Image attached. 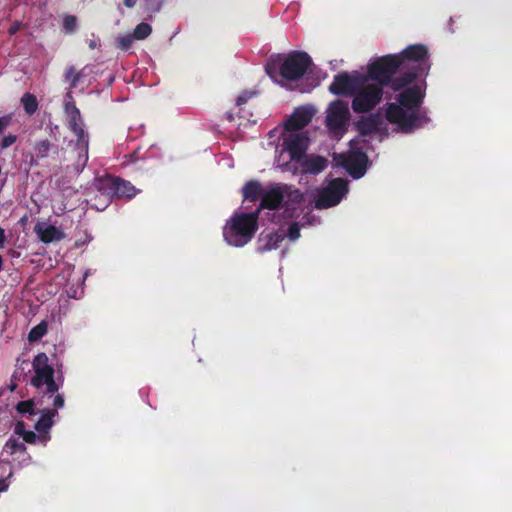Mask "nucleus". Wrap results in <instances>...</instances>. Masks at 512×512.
<instances>
[{"label":"nucleus","mask_w":512,"mask_h":512,"mask_svg":"<svg viewBox=\"0 0 512 512\" xmlns=\"http://www.w3.org/2000/svg\"><path fill=\"white\" fill-rule=\"evenodd\" d=\"M302 194L287 184H274L262 195L260 207L253 213H241L233 216L224 228V238L230 245L243 246L257 229V219L261 208L276 209L281 203L290 206L299 203Z\"/></svg>","instance_id":"1"},{"label":"nucleus","mask_w":512,"mask_h":512,"mask_svg":"<svg viewBox=\"0 0 512 512\" xmlns=\"http://www.w3.org/2000/svg\"><path fill=\"white\" fill-rule=\"evenodd\" d=\"M315 114L311 106H303L295 109L293 114L284 123L283 149L277 162L279 166H286L290 161L299 162L309 145L307 132L300 131L310 123Z\"/></svg>","instance_id":"2"},{"label":"nucleus","mask_w":512,"mask_h":512,"mask_svg":"<svg viewBox=\"0 0 512 512\" xmlns=\"http://www.w3.org/2000/svg\"><path fill=\"white\" fill-rule=\"evenodd\" d=\"M422 97L423 89L420 85L407 87L398 94L396 102L388 104L387 120L406 132L418 126L421 120L419 106Z\"/></svg>","instance_id":"3"},{"label":"nucleus","mask_w":512,"mask_h":512,"mask_svg":"<svg viewBox=\"0 0 512 512\" xmlns=\"http://www.w3.org/2000/svg\"><path fill=\"white\" fill-rule=\"evenodd\" d=\"M34 375L31 378V384L42 390L43 394L52 398L53 405L56 408L64 406V398L58 393L59 387L62 385V379H54V369L49 364L48 356L45 353L37 354L32 362Z\"/></svg>","instance_id":"4"},{"label":"nucleus","mask_w":512,"mask_h":512,"mask_svg":"<svg viewBox=\"0 0 512 512\" xmlns=\"http://www.w3.org/2000/svg\"><path fill=\"white\" fill-rule=\"evenodd\" d=\"M311 64L310 57L304 52H293L281 58L277 64L278 73L268 70L270 76L278 83L284 80L296 81L300 79Z\"/></svg>","instance_id":"5"},{"label":"nucleus","mask_w":512,"mask_h":512,"mask_svg":"<svg viewBox=\"0 0 512 512\" xmlns=\"http://www.w3.org/2000/svg\"><path fill=\"white\" fill-rule=\"evenodd\" d=\"M382 99V87L364 77L354 93L352 108L357 113L372 110Z\"/></svg>","instance_id":"6"},{"label":"nucleus","mask_w":512,"mask_h":512,"mask_svg":"<svg viewBox=\"0 0 512 512\" xmlns=\"http://www.w3.org/2000/svg\"><path fill=\"white\" fill-rule=\"evenodd\" d=\"M401 66V57L395 55L384 56L375 61L369 68L368 79L377 81V85H387L397 68Z\"/></svg>","instance_id":"7"},{"label":"nucleus","mask_w":512,"mask_h":512,"mask_svg":"<svg viewBox=\"0 0 512 512\" xmlns=\"http://www.w3.org/2000/svg\"><path fill=\"white\" fill-rule=\"evenodd\" d=\"M350 119L348 104L341 100L333 101L326 111V125L336 136L342 135Z\"/></svg>","instance_id":"8"},{"label":"nucleus","mask_w":512,"mask_h":512,"mask_svg":"<svg viewBox=\"0 0 512 512\" xmlns=\"http://www.w3.org/2000/svg\"><path fill=\"white\" fill-rule=\"evenodd\" d=\"M333 160L336 165L344 167L354 178H360L365 174L367 157L358 150L335 154Z\"/></svg>","instance_id":"9"},{"label":"nucleus","mask_w":512,"mask_h":512,"mask_svg":"<svg viewBox=\"0 0 512 512\" xmlns=\"http://www.w3.org/2000/svg\"><path fill=\"white\" fill-rule=\"evenodd\" d=\"M347 191L346 181L340 178L332 180L319 194L316 207L325 209L337 205Z\"/></svg>","instance_id":"10"},{"label":"nucleus","mask_w":512,"mask_h":512,"mask_svg":"<svg viewBox=\"0 0 512 512\" xmlns=\"http://www.w3.org/2000/svg\"><path fill=\"white\" fill-rule=\"evenodd\" d=\"M305 153L301 156L299 162L290 161L286 166H280L287 171L303 172V173H319L327 166V160L322 156L311 155L304 157Z\"/></svg>","instance_id":"11"},{"label":"nucleus","mask_w":512,"mask_h":512,"mask_svg":"<svg viewBox=\"0 0 512 512\" xmlns=\"http://www.w3.org/2000/svg\"><path fill=\"white\" fill-rule=\"evenodd\" d=\"M363 78L364 77L349 75L347 73L338 75L330 85L329 90L336 95H354Z\"/></svg>","instance_id":"12"},{"label":"nucleus","mask_w":512,"mask_h":512,"mask_svg":"<svg viewBox=\"0 0 512 512\" xmlns=\"http://www.w3.org/2000/svg\"><path fill=\"white\" fill-rule=\"evenodd\" d=\"M102 188L110 190L117 197H126L131 198L136 195V188L131 185L129 182L108 177L101 181Z\"/></svg>","instance_id":"13"},{"label":"nucleus","mask_w":512,"mask_h":512,"mask_svg":"<svg viewBox=\"0 0 512 512\" xmlns=\"http://www.w3.org/2000/svg\"><path fill=\"white\" fill-rule=\"evenodd\" d=\"M65 112L68 117V122L73 132L78 136V142L81 144L83 149L87 148V140L85 133L82 128L81 116L79 110L74 104L66 103Z\"/></svg>","instance_id":"14"},{"label":"nucleus","mask_w":512,"mask_h":512,"mask_svg":"<svg viewBox=\"0 0 512 512\" xmlns=\"http://www.w3.org/2000/svg\"><path fill=\"white\" fill-rule=\"evenodd\" d=\"M397 56L401 57L400 67L403 69H409L411 67V63L421 62L427 57V49L423 45H413Z\"/></svg>","instance_id":"15"},{"label":"nucleus","mask_w":512,"mask_h":512,"mask_svg":"<svg viewBox=\"0 0 512 512\" xmlns=\"http://www.w3.org/2000/svg\"><path fill=\"white\" fill-rule=\"evenodd\" d=\"M39 239L44 243L58 241L64 237V234L57 227L46 222H38L34 228Z\"/></svg>","instance_id":"16"},{"label":"nucleus","mask_w":512,"mask_h":512,"mask_svg":"<svg viewBox=\"0 0 512 512\" xmlns=\"http://www.w3.org/2000/svg\"><path fill=\"white\" fill-rule=\"evenodd\" d=\"M378 124V117L369 116L358 121L357 128L361 134L368 135L373 133L378 128Z\"/></svg>","instance_id":"17"},{"label":"nucleus","mask_w":512,"mask_h":512,"mask_svg":"<svg viewBox=\"0 0 512 512\" xmlns=\"http://www.w3.org/2000/svg\"><path fill=\"white\" fill-rule=\"evenodd\" d=\"M56 414V410H44L41 418L35 424V429L39 432L49 430L53 425V417Z\"/></svg>","instance_id":"18"},{"label":"nucleus","mask_w":512,"mask_h":512,"mask_svg":"<svg viewBox=\"0 0 512 512\" xmlns=\"http://www.w3.org/2000/svg\"><path fill=\"white\" fill-rule=\"evenodd\" d=\"M415 79V73H407L401 77H397L391 81V88L394 91H399L406 86H409Z\"/></svg>","instance_id":"19"},{"label":"nucleus","mask_w":512,"mask_h":512,"mask_svg":"<svg viewBox=\"0 0 512 512\" xmlns=\"http://www.w3.org/2000/svg\"><path fill=\"white\" fill-rule=\"evenodd\" d=\"M47 332V323L42 321L37 326L31 329L28 334V340L30 342H36L41 339Z\"/></svg>","instance_id":"20"},{"label":"nucleus","mask_w":512,"mask_h":512,"mask_svg":"<svg viewBox=\"0 0 512 512\" xmlns=\"http://www.w3.org/2000/svg\"><path fill=\"white\" fill-rule=\"evenodd\" d=\"M21 102L24 106L25 111L28 114H33L37 110L38 103L34 95L29 93L24 94L21 99Z\"/></svg>","instance_id":"21"},{"label":"nucleus","mask_w":512,"mask_h":512,"mask_svg":"<svg viewBox=\"0 0 512 512\" xmlns=\"http://www.w3.org/2000/svg\"><path fill=\"white\" fill-rule=\"evenodd\" d=\"M260 193V185L257 182H249L243 188V195L245 199L254 200Z\"/></svg>","instance_id":"22"},{"label":"nucleus","mask_w":512,"mask_h":512,"mask_svg":"<svg viewBox=\"0 0 512 512\" xmlns=\"http://www.w3.org/2000/svg\"><path fill=\"white\" fill-rule=\"evenodd\" d=\"M151 33V27L146 23H141L137 25V27L134 30V37L137 40H143L145 39L149 34Z\"/></svg>","instance_id":"23"},{"label":"nucleus","mask_w":512,"mask_h":512,"mask_svg":"<svg viewBox=\"0 0 512 512\" xmlns=\"http://www.w3.org/2000/svg\"><path fill=\"white\" fill-rule=\"evenodd\" d=\"M66 79L70 82L71 87H75L77 85V82L79 81L81 74L80 72L76 71L74 67H70L66 71Z\"/></svg>","instance_id":"24"},{"label":"nucleus","mask_w":512,"mask_h":512,"mask_svg":"<svg viewBox=\"0 0 512 512\" xmlns=\"http://www.w3.org/2000/svg\"><path fill=\"white\" fill-rule=\"evenodd\" d=\"M33 407H34V401L33 400H27V401L19 402L17 404L16 408H17V411L19 413L33 414V412H34Z\"/></svg>","instance_id":"25"},{"label":"nucleus","mask_w":512,"mask_h":512,"mask_svg":"<svg viewBox=\"0 0 512 512\" xmlns=\"http://www.w3.org/2000/svg\"><path fill=\"white\" fill-rule=\"evenodd\" d=\"M134 39H135L134 35H130V34L119 37L117 40L118 47L122 50H127L132 45Z\"/></svg>","instance_id":"26"},{"label":"nucleus","mask_w":512,"mask_h":512,"mask_svg":"<svg viewBox=\"0 0 512 512\" xmlns=\"http://www.w3.org/2000/svg\"><path fill=\"white\" fill-rule=\"evenodd\" d=\"M76 21V17L74 16L68 15L64 17L63 25L67 32H72L75 30Z\"/></svg>","instance_id":"27"},{"label":"nucleus","mask_w":512,"mask_h":512,"mask_svg":"<svg viewBox=\"0 0 512 512\" xmlns=\"http://www.w3.org/2000/svg\"><path fill=\"white\" fill-rule=\"evenodd\" d=\"M37 153L41 157H45L50 150V143L46 140L39 142L35 147Z\"/></svg>","instance_id":"28"},{"label":"nucleus","mask_w":512,"mask_h":512,"mask_svg":"<svg viewBox=\"0 0 512 512\" xmlns=\"http://www.w3.org/2000/svg\"><path fill=\"white\" fill-rule=\"evenodd\" d=\"M268 242L266 244V249H272L277 247V244L283 239L282 235L279 234H273L268 236Z\"/></svg>","instance_id":"29"},{"label":"nucleus","mask_w":512,"mask_h":512,"mask_svg":"<svg viewBox=\"0 0 512 512\" xmlns=\"http://www.w3.org/2000/svg\"><path fill=\"white\" fill-rule=\"evenodd\" d=\"M300 236V229H299V226L298 224H292L289 228V231H288V237L290 238V240H296L298 239Z\"/></svg>","instance_id":"30"},{"label":"nucleus","mask_w":512,"mask_h":512,"mask_svg":"<svg viewBox=\"0 0 512 512\" xmlns=\"http://www.w3.org/2000/svg\"><path fill=\"white\" fill-rule=\"evenodd\" d=\"M16 136L15 135H7L5 136L1 141V147L3 149L8 148L9 146L13 145L16 142Z\"/></svg>","instance_id":"31"},{"label":"nucleus","mask_w":512,"mask_h":512,"mask_svg":"<svg viewBox=\"0 0 512 512\" xmlns=\"http://www.w3.org/2000/svg\"><path fill=\"white\" fill-rule=\"evenodd\" d=\"M11 123V116L0 117V134L8 127Z\"/></svg>","instance_id":"32"},{"label":"nucleus","mask_w":512,"mask_h":512,"mask_svg":"<svg viewBox=\"0 0 512 512\" xmlns=\"http://www.w3.org/2000/svg\"><path fill=\"white\" fill-rule=\"evenodd\" d=\"M22 437L27 443H34L37 436L33 431H27L23 432Z\"/></svg>","instance_id":"33"},{"label":"nucleus","mask_w":512,"mask_h":512,"mask_svg":"<svg viewBox=\"0 0 512 512\" xmlns=\"http://www.w3.org/2000/svg\"><path fill=\"white\" fill-rule=\"evenodd\" d=\"M252 96V93L250 92H244L237 98V105L241 106L244 104L250 97Z\"/></svg>","instance_id":"34"},{"label":"nucleus","mask_w":512,"mask_h":512,"mask_svg":"<svg viewBox=\"0 0 512 512\" xmlns=\"http://www.w3.org/2000/svg\"><path fill=\"white\" fill-rule=\"evenodd\" d=\"M15 432L21 436H23V432H27L25 430L24 424L22 422H18L15 426Z\"/></svg>","instance_id":"35"},{"label":"nucleus","mask_w":512,"mask_h":512,"mask_svg":"<svg viewBox=\"0 0 512 512\" xmlns=\"http://www.w3.org/2000/svg\"><path fill=\"white\" fill-rule=\"evenodd\" d=\"M99 46V40L97 38H93L89 42L90 49H95Z\"/></svg>","instance_id":"36"},{"label":"nucleus","mask_w":512,"mask_h":512,"mask_svg":"<svg viewBox=\"0 0 512 512\" xmlns=\"http://www.w3.org/2000/svg\"><path fill=\"white\" fill-rule=\"evenodd\" d=\"M5 232H4V229H2L0 227V248H2L4 246V242H5Z\"/></svg>","instance_id":"37"},{"label":"nucleus","mask_w":512,"mask_h":512,"mask_svg":"<svg viewBox=\"0 0 512 512\" xmlns=\"http://www.w3.org/2000/svg\"><path fill=\"white\" fill-rule=\"evenodd\" d=\"M136 1L137 0H124V4L129 7V8H132L135 4H136Z\"/></svg>","instance_id":"38"},{"label":"nucleus","mask_w":512,"mask_h":512,"mask_svg":"<svg viewBox=\"0 0 512 512\" xmlns=\"http://www.w3.org/2000/svg\"><path fill=\"white\" fill-rule=\"evenodd\" d=\"M18 29V26L17 25H13L10 29H9V32L10 34H14Z\"/></svg>","instance_id":"39"},{"label":"nucleus","mask_w":512,"mask_h":512,"mask_svg":"<svg viewBox=\"0 0 512 512\" xmlns=\"http://www.w3.org/2000/svg\"><path fill=\"white\" fill-rule=\"evenodd\" d=\"M6 485H5V482L4 481H0V491H3L6 489Z\"/></svg>","instance_id":"40"}]
</instances>
